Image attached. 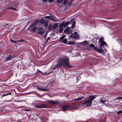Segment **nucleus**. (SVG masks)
Listing matches in <instances>:
<instances>
[{
	"instance_id": "26",
	"label": "nucleus",
	"mask_w": 122,
	"mask_h": 122,
	"mask_svg": "<svg viewBox=\"0 0 122 122\" xmlns=\"http://www.w3.org/2000/svg\"><path fill=\"white\" fill-rule=\"evenodd\" d=\"M7 10L8 9H11L13 10H16V9L15 8H14L12 7H9L6 9Z\"/></svg>"
},
{
	"instance_id": "17",
	"label": "nucleus",
	"mask_w": 122,
	"mask_h": 122,
	"mask_svg": "<svg viewBox=\"0 0 122 122\" xmlns=\"http://www.w3.org/2000/svg\"><path fill=\"white\" fill-rule=\"evenodd\" d=\"M62 25L64 26V28H65L68 25L70 24V23L68 21L65 23L64 22H63L62 23Z\"/></svg>"
},
{
	"instance_id": "39",
	"label": "nucleus",
	"mask_w": 122,
	"mask_h": 122,
	"mask_svg": "<svg viewBox=\"0 0 122 122\" xmlns=\"http://www.w3.org/2000/svg\"><path fill=\"white\" fill-rule=\"evenodd\" d=\"M49 16H46L44 17H43V18H47L49 19Z\"/></svg>"
},
{
	"instance_id": "2",
	"label": "nucleus",
	"mask_w": 122,
	"mask_h": 122,
	"mask_svg": "<svg viewBox=\"0 0 122 122\" xmlns=\"http://www.w3.org/2000/svg\"><path fill=\"white\" fill-rule=\"evenodd\" d=\"M63 1V0H57V1L61 9V11L65 10L66 8L65 6L63 5L62 3Z\"/></svg>"
},
{
	"instance_id": "19",
	"label": "nucleus",
	"mask_w": 122,
	"mask_h": 122,
	"mask_svg": "<svg viewBox=\"0 0 122 122\" xmlns=\"http://www.w3.org/2000/svg\"><path fill=\"white\" fill-rule=\"evenodd\" d=\"M84 98V97H81L77 98H75L74 99V100L75 101H78L81 100Z\"/></svg>"
},
{
	"instance_id": "8",
	"label": "nucleus",
	"mask_w": 122,
	"mask_h": 122,
	"mask_svg": "<svg viewBox=\"0 0 122 122\" xmlns=\"http://www.w3.org/2000/svg\"><path fill=\"white\" fill-rule=\"evenodd\" d=\"M71 37L74 39H78L79 38V35L76 31L75 32L74 34H71Z\"/></svg>"
},
{
	"instance_id": "42",
	"label": "nucleus",
	"mask_w": 122,
	"mask_h": 122,
	"mask_svg": "<svg viewBox=\"0 0 122 122\" xmlns=\"http://www.w3.org/2000/svg\"><path fill=\"white\" fill-rule=\"evenodd\" d=\"M11 92H10V93H7V94H6L7 95H8L10 94H11Z\"/></svg>"
},
{
	"instance_id": "22",
	"label": "nucleus",
	"mask_w": 122,
	"mask_h": 122,
	"mask_svg": "<svg viewBox=\"0 0 122 122\" xmlns=\"http://www.w3.org/2000/svg\"><path fill=\"white\" fill-rule=\"evenodd\" d=\"M59 58L58 59V64L56 65L54 67L53 69H56L58 66H61L59 65Z\"/></svg>"
},
{
	"instance_id": "49",
	"label": "nucleus",
	"mask_w": 122,
	"mask_h": 122,
	"mask_svg": "<svg viewBox=\"0 0 122 122\" xmlns=\"http://www.w3.org/2000/svg\"><path fill=\"white\" fill-rule=\"evenodd\" d=\"M63 37H61V38H62Z\"/></svg>"
},
{
	"instance_id": "47",
	"label": "nucleus",
	"mask_w": 122,
	"mask_h": 122,
	"mask_svg": "<svg viewBox=\"0 0 122 122\" xmlns=\"http://www.w3.org/2000/svg\"><path fill=\"white\" fill-rule=\"evenodd\" d=\"M51 73V72H49L48 74H50Z\"/></svg>"
},
{
	"instance_id": "3",
	"label": "nucleus",
	"mask_w": 122,
	"mask_h": 122,
	"mask_svg": "<svg viewBox=\"0 0 122 122\" xmlns=\"http://www.w3.org/2000/svg\"><path fill=\"white\" fill-rule=\"evenodd\" d=\"M35 24H32L29 27V29L30 30L34 32H36V30L37 29V28L35 26Z\"/></svg>"
},
{
	"instance_id": "24",
	"label": "nucleus",
	"mask_w": 122,
	"mask_h": 122,
	"mask_svg": "<svg viewBox=\"0 0 122 122\" xmlns=\"http://www.w3.org/2000/svg\"><path fill=\"white\" fill-rule=\"evenodd\" d=\"M106 102L105 100H103L102 99V98L99 101V103H104L105 102Z\"/></svg>"
},
{
	"instance_id": "16",
	"label": "nucleus",
	"mask_w": 122,
	"mask_h": 122,
	"mask_svg": "<svg viewBox=\"0 0 122 122\" xmlns=\"http://www.w3.org/2000/svg\"><path fill=\"white\" fill-rule=\"evenodd\" d=\"M81 43L84 45V46L85 47H87L88 46V42L86 41H83Z\"/></svg>"
},
{
	"instance_id": "41",
	"label": "nucleus",
	"mask_w": 122,
	"mask_h": 122,
	"mask_svg": "<svg viewBox=\"0 0 122 122\" xmlns=\"http://www.w3.org/2000/svg\"><path fill=\"white\" fill-rule=\"evenodd\" d=\"M23 110L24 111H29V110H30L29 109H24Z\"/></svg>"
},
{
	"instance_id": "36",
	"label": "nucleus",
	"mask_w": 122,
	"mask_h": 122,
	"mask_svg": "<svg viewBox=\"0 0 122 122\" xmlns=\"http://www.w3.org/2000/svg\"><path fill=\"white\" fill-rule=\"evenodd\" d=\"M50 37H48L47 39V41L46 43V44L47 43V42H48V41L49 40H50Z\"/></svg>"
},
{
	"instance_id": "11",
	"label": "nucleus",
	"mask_w": 122,
	"mask_h": 122,
	"mask_svg": "<svg viewBox=\"0 0 122 122\" xmlns=\"http://www.w3.org/2000/svg\"><path fill=\"white\" fill-rule=\"evenodd\" d=\"M70 28H66L64 30V31L65 33L70 34L72 33V31L70 29Z\"/></svg>"
},
{
	"instance_id": "30",
	"label": "nucleus",
	"mask_w": 122,
	"mask_h": 122,
	"mask_svg": "<svg viewBox=\"0 0 122 122\" xmlns=\"http://www.w3.org/2000/svg\"><path fill=\"white\" fill-rule=\"evenodd\" d=\"M68 1L67 0H64L63 3V5H66Z\"/></svg>"
},
{
	"instance_id": "25",
	"label": "nucleus",
	"mask_w": 122,
	"mask_h": 122,
	"mask_svg": "<svg viewBox=\"0 0 122 122\" xmlns=\"http://www.w3.org/2000/svg\"><path fill=\"white\" fill-rule=\"evenodd\" d=\"M40 22L41 24H44L45 22V20L44 19H42L41 20Z\"/></svg>"
},
{
	"instance_id": "4",
	"label": "nucleus",
	"mask_w": 122,
	"mask_h": 122,
	"mask_svg": "<svg viewBox=\"0 0 122 122\" xmlns=\"http://www.w3.org/2000/svg\"><path fill=\"white\" fill-rule=\"evenodd\" d=\"M92 101L88 100L84 101L82 103L83 105H85L87 107H88L91 106L92 105Z\"/></svg>"
},
{
	"instance_id": "18",
	"label": "nucleus",
	"mask_w": 122,
	"mask_h": 122,
	"mask_svg": "<svg viewBox=\"0 0 122 122\" xmlns=\"http://www.w3.org/2000/svg\"><path fill=\"white\" fill-rule=\"evenodd\" d=\"M59 28L60 29V32H62V31L64 29V26L63 25H62V24H61L59 25Z\"/></svg>"
},
{
	"instance_id": "35",
	"label": "nucleus",
	"mask_w": 122,
	"mask_h": 122,
	"mask_svg": "<svg viewBox=\"0 0 122 122\" xmlns=\"http://www.w3.org/2000/svg\"><path fill=\"white\" fill-rule=\"evenodd\" d=\"M122 113V111H118L117 112V113L118 114H119L121 113Z\"/></svg>"
},
{
	"instance_id": "28",
	"label": "nucleus",
	"mask_w": 122,
	"mask_h": 122,
	"mask_svg": "<svg viewBox=\"0 0 122 122\" xmlns=\"http://www.w3.org/2000/svg\"><path fill=\"white\" fill-rule=\"evenodd\" d=\"M67 40L66 39H65L63 40L62 41V42L66 44H67Z\"/></svg>"
},
{
	"instance_id": "37",
	"label": "nucleus",
	"mask_w": 122,
	"mask_h": 122,
	"mask_svg": "<svg viewBox=\"0 0 122 122\" xmlns=\"http://www.w3.org/2000/svg\"><path fill=\"white\" fill-rule=\"evenodd\" d=\"M121 97H117L116 98V99H117V100H120V99H121Z\"/></svg>"
},
{
	"instance_id": "15",
	"label": "nucleus",
	"mask_w": 122,
	"mask_h": 122,
	"mask_svg": "<svg viewBox=\"0 0 122 122\" xmlns=\"http://www.w3.org/2000/svg\"><path fill=\"white\" fill-rule=\"evenodd\" d=\"M14 57L10 55H9L8 56L6 57L5 60L6 61L11 60L13 59Z\"/></svg>"
},
{
	"instance_id": "29",
	"label": "nucleus",
	"mask_w": 122,
	"mask_h": 122,
	"mask_svg": "<svg viewBox=\"0 0 122 122\" xmlns=\"http://www.w3.org/2000/svg\"><path fill=\"white\" fill-rule=\"evenodd\" d=\"M10 41H11V42L13 43H16L17 42V41H14L12 40L11 39H10Z\"/></svg>"
},
{
	"instance_id": "48",
	"label": "nucleus",
	"mask_w": 122,
	"mask_h": 122,
	"mask_svg": "<svg viewBox=\"0 0 122 122\" xmlns=\"http://www.w3.org/2000/svg\"><path fill=\"white\" fill-rule=\"evenodd\" d=\"M121 99H122V97H121Z\"/></svg>"
},
{
	"instance_id": "12",
	"label": "nucleus",
	"mask_w": 122,
	"mask_h": 122,
	"mask_svg": "<svg viewBox=\"0 0 122 122\" xmlns=\"http://www.w3.org/2000/svg\"><path fill=\"white\" fill-rule=\"evenodd\" d=\"M97 97V96L96 95H91L89 96L88 98V100H90V101H92H92L93 100Z\"/></svg>"
},
{
	"instance_id": "34",
	"label": "nucleus",
	"mask_w": 122,
	"mask_h": 122,
	"mask_svg": "<svg viewBox=\"0 0 122 122\" xmlns=\"http://www.w3.org/2000/svg\"><path fill=\"white\" fill-rule=\"evenodd\" d=\"M90 46L91 47H94L95 45L93 44H91L90 45Z\"/></svg>"
},
{
	"instance_id": "23",
	"label": "nucleus",
	"mask_w": 122,
	"mask_h": 122,
	"mask_svg": "<svg viewBox=\"0 0 122 122\" xmlns=\"http://www.w3.org/2000/svg\"><path fill=\"white\" fill-rule=\"evenodd\" d=\"M49 19H50V20H53V21H54L55 20V18L53 16H49Z\"/></svg>"
},
{
	"instance_id": "20",
	"label": "nucleus",
	"mask_w": 122,
	"mask_h": 122,
	"mask_svg": "<svg viewBox=\"0 0 122 122\" xmlns=\"http://www.w3.org/2000/svg\"><path fill=\"white\" fill-rule=\"evenodd\" d=\"M40 21L39 20V19H36L34 21V23L32 24H35V25H37L39 23Z\"/></svg>"
},
{
	"instance_id": "1",
	"label": "nucleus",
	"mask_w": 122,
	"mask_h": 122,
	"mask_svg": "<svg viewBox=\"0 0 122 122\" xmlns=\"http://www.w3.org/2000/svg\"><path fill=\"white\" fill-rule=\"evenodd\" d=\"M59 64L61 66L65 65L68 68H71L72 67V66L69 63V59L68 58L65 57L63 58H59Z\"/></svg>"
},
{
	"instance_id": "27",
	"label": "nucleus",
	"mask_w": 122,
	"mask_h": 122,
	"mask_svg": "<svg viewBox=\"0 0 122 122\" xmlns=\"http://www.w3.org/2000/svg\"><path fill=\"white\" fill-rule=\"evenodd\" d=\"M76 22L75 21H73L71 27L72 28H74L75 26Z\"/></svg>"
},
{
	"instance_id": "32",
	"label": "nucleus",
	"mask_w": 122,
	"mask_h": 122,
	"mask_svg": "<svg viewBox=\"0 0 122 122\" xmlns=\"http://www.w3.org/2000/svg\"><path fill=\"white\" fill-rule=\"evenodd\" d=\"M17 41V42H23V41L25 42V41L23 39H21L20 40Z\"/></svg>"
},
{
	"instance_id": "31",
	"label": "nucleus",
	"mask_w": 122,
	"mask_h": 122,
	"mask_svg": "<svg viewBox=\"0 0 122 122\" xmlns=\"http://www.w3.org/2000/svg\"><path fill=\"white\" fill-rule=\"evenodd\" d=\"M74 44V42L71 41H69L67 44L68 45H72Z\"/></svg>"
},
{
	"instance_id": "45",
	"label": "nucleus",
	"mask_w": 122,
	"mask_h": 122,
	"mask_svg": "<svg viewBox=\"0 0 122 122\" xmlns=\"http://www.w3.org/2000/svg\"><path fill=\"white\" fill-rule=\"evenodd\" d=\"M8 25V24H6V25H4V26H6V25Z\"/></svg>"
},
{
	"instance_id": "6",
	"label": "nucleus",
	"mask_w": 122,
	"mask_h": 122,
	"mask_svg": "<svg viewBox=\"0 0 122 122\" xmlns=\"http://www.w3.org/2000/svg\"><path fill=\"white\" fill-rule=\"evenodd\" d=\"M35 107L37 108H46L47 107V106L45 104H41V105H35Z\"/></svg>"
},
{
	"instance_id": "14",
	"label": "nucleus",
	"mask_w": 122,
	"mask_h": 122,
	"mask_svg": "<svg viewBox=\"0 0 122 122\" xmlns=\"http://www.w3.org/2000/svg\"><path fill=\"white\" fill-rule=\"evenodd\" d=\"M94 49L96 51L100 53H102L103 51V50L98 48L97 47H94Z\"/></svg>"
},
{
	"instance_id": "5",
	"label": "nucleus",
	"mask_w": 122,
	"mask_h": 122,
	"mask_svg": "<svg viewBox=\"0 0 122 122\" xmlns=\"http://www.w3.org/2000/svg\"><path fill=\"white\" fill-rule=\"evenodd\" d=\"M38 33L42 35L44 34L45 31L44 30V29L42 27H39L37 28Z\"/></svg>"
},
{
	"instance_id": "21",
	"label": "nucleus",
	"mask_w": 122,
	"mask_h": 122,
	"mask_svg": "<svg viewBox=\"0 0 122 122\" xmlns=\"http://www.w3.org/2000/svg\"><path fill=\"white\" fill-rule=\"evenodd\" d=\"M58 26V24L57 23H56L53 25L52 28L53 29H56Z\"/></svg>"
},
{
	"instance_id": "7",
	"label": "nucleus",
	"mask_w": 122,
	"mask_h": 122,
	"mask_svg": "<svg viewBox=\"0 0 122 122\" xmlns=\"http://www.w3.org/2000/svg\"><path fill=\"white\" fill-rule=\"evenodd\" d=\"M104 38L103 37H102L99 38V43H100V45L101 46H103L104 45H106V43L103 41Z\"/></svg>"
},
{
	"instance_id": "13",
	"label": "nucleus",
	"mask_w": 122,
	"mask_h": 122,
	"mask_svg": "<svg viewBox=\"0 0 122 122\" xmlns=\"http://www.w3.org/2000/svg\"><path fill=\"white\" fill-rule=\"evenodd\" d=\"M47 102L49 103L52 104H55L58 103V102L57 101H54L52 100H47Z\"/></svg>"
},
{
	"instance_id": "33",
	"label": "nucleus",
	"mask_w": 122,
	"mask_h": 122,
	"mask_svg": "<svg viewBox=\"0 0 122 122\" xmlns=\"http://www.w3.org/2000/svg\"><path fill=\"white\" fill-rule=\"evenodd\" d=\"M52 27V26L51 25H50L49 26V27H48L49 30H50L51 29Z\"/></svg>"
},
{
	"instance_id": "46",
	"label": "nucleus",
	"mask_w": 122,
	"mask_h": 122,
	"mask_svg": "<svg viewBox=\"0 0 122 122\" xmlns=\"http://www.w3.org/2000/svg\"><path fill=\"white\" fill-rule=\"evenodd\" d=\"M105 105L106 106H107V105H108V104H105Z\"/></svg>"
},
{
	"instance_id": "44",
	"label": "nucleus",
	"mask_w": 122,
	"mask_h": 122,
	"mask_svg": "<svg viewBox=\"0 0 122 122\" xmlns=\"http://www.w3.org/2000/svg\"><path fill=\"white\" fill-rule=\"evenodd\" d=\"M43 1H46L47 0H42Z\"/></svg>"
},
{
	"instance_id": "38",
	"label": "nucleus",
	"mask_w": 122,
	"mask_h": 122,
	"mask_svg": "<svg viewBox=\"0 0 122 122\" xmlns=\"http://www.w3.org/2000/svg\"><path fill=\"white\" fill-rule=\"evenodd\" d=\"M54 0H49V2L50 3H52L53 2Z\"/></svg>"
},
{
	"instance_id": "9",
	"label": "nucleus",
	"mask_w": 122,
	"mask_h": 122,
	"mask_svg": "<svg viewBox=\"0 0 122 122\" xmlns=\"http://www.w3.org/2000/svg\"><path fill=\"white\" fill-rule=\"evenodd\" d=\"M71 107L70 106L67 105H63L62 107L63 110L64 111L69 110L71 109Z\"/></svg>"
},
{
	"instance_id": "43",
	"label": "nucleus",
	"mask_w": 122,
	"mask_h": 122,
	"mask_svg": "<svg viewBox=\"0 0 122 122\" xmlns=\"http://www.w3.org/2000/svg\"><path fill=\"white\" fill-rule=\"evenodd\" d=\"M71 5V3H69V4H68V5L69 6H70V5Z\"/></svg>"
},
{
	"instance_id": "10",
	"label": "nucleus",
	"mask_w": 122,
	"mask_h": 122,
	"mask_svg": "<svg viewBox=\"0 0 122 122\" xmlns=\"http://www.w3.org/2000/svg\"><path fill=\"white\" fill-rule=\"evenodd\" d=\"M36 87L39 90H41L44 92H48L49 91L48 89L46 88H40L38 85L36 86Z\"/></svg>"
},
{
	"instance_id": "40",
	"label": "nucleus",
	"mask_w": 122,
	"mask_h": 122,
	"mask_svg": "<svg viewBox=\"0 0 122 122\" xmlns=\"http://www.w3.org/2000/svg\"><path fill=\"white\" fill-rule=\"evenodd\" d=\"M7 95H6V94H3V95H2V97H4V96H6Z\"/></svg>"
}]
</instances>
